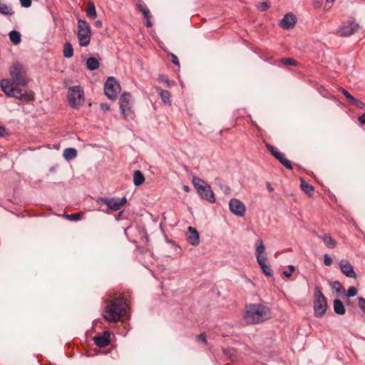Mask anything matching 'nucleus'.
Listing matches in <instances>:
<instances>
[{
  "label": "nucleus",
  "mask_w": 365,
  "mask_h": 365,
  "mask_svg": "<svg viewBox=\"0 0 365 365\" xmlns=\"http://www.w3.org/2000/svg\"><path fill=\"white\" fill-rule=\"evenodd\" d=\"M339 267L341 272L347 277H356V274L354 270L353 266L349 261L346 259H341L339 262Z\"/></svg>",
  "instance_id": "obj_14"
},
{
  "label": "nucleus",
  "mask_w": 365,
  "mask_h": 365,
  "mask_svg": "<svg viewBox=\"0 0 365 365\" xmlns=\"http://www.w3.org/2000/svg\"><path fill=\"white\" fill-rule=\"evenodd\" d=\"M292 272L291 271H287V270H284L282 274L284 276L287 277H289L292 276Z\"/></svg>",
  "instance_id": "obj_49"
},
{
  "label": "nucleus",
  "mask_w": 365,
  "mask_h": 365,
  "mask_svg": "<svg viewBox=\"0 0 365 365\" xmlns=\"http://www.w3.org/2000/svg\"><path fill=\"white\" fill-rule=\"evenodd\" d=\"M335 0H327V3H333Z\"/></svg>",
  "instance_id": "obj_59"
},
{
  "label": "nucleus",
  "mask_w": 365,
  "mask_h": 365,
  "mask_svg": "<svg viewBox=\"0 0 365 365\" xmlns=\"http://www.w3.org/2000/svg\"><path fill=\"white\" fill-rule=\"evenodd\" d=\"M359 121L360 122L361 124L364 125L365 124V113L362 114L359 118Z\"/></svg>",
  "instance_id": "obj_48"
},
{
  "label": "nucleus",
  "mask_w": 365,
  "mask_h": 365,
  "mask_svg": "<svg viewBox=\"0 0 365 365\" xmlns=\"http://www.w3.org/2000/svg\"><path fill=\"white\" fill-rule=\"evenodd\" d=\"M256 257H257V261L260 267H262V264L263 265L265 264V261L267 260L266 257L262 256V255H257Z\"/></svg>",
  "instance_id": "obj_40"
},
{
  "label": "nucleus",
  "mask_w": 365,
  "mask_h": 365,
  "mask_svg": "<svg viewBox=\"0 0 365 365\" xmlns=\"http://www.w3.org/2000/svg\"><path fill=\"white\" fill-rule=\"evenodd\" d=\"M322 239L325 245L329 248H334L336 245V242L329 235H325L322 237L319 236Z\"/></svg>",
  "instance_id": "obj_23"
},
{
  "label": "nucleus",
  "mask_w": 365,
  "mask_h": 365,
  "mask_svg": "<svg viewBox=\"0 0 365 365\" xmlns=\"http://www.w3.org/2000/svg\"><path fill=\"white\" fill-rule=\"evenodd\" d=\"M123 213V211H120V212L118 213V215H116L115 219H116L117 220H119L120 219V217H121V216H122Z\"/></svg>",
  "instance_id": "obj_53"
},
{
  "label": "nucleus",
  "mask_w": 365,
  "mask_h": 365,
  "mask_svg": "<svg viewBox=\"0 0 365 365\" xmlns=\"http://www.w3.org/2000/svg\"><path fill=\"white\" fill-rule=\"evenodd\" d=\"M186 238L187 242L193 246H197L200 243L199 234L196 229L192 227H187Z\"/></svg>",
  "instance_id": "obj_17"
},
{
  "label": "nucleus",
  "mask_w": 365,
  "mask_h": 365,
  "mask_svg": "<svg viewBox=\"0 0 365 365\" xmlns=\"http://www.w3.org/2000/svg\"><path fill=\"white\" fill-rule=\"evenodd\" d=\"M146 20H147L146 21V26L148 27H151L152 26V23H151L150 19H146Z\"/></svg>",
  "instance_id": "obj_54"
},
{
  "label": "nucleus",
  "mask_w": 365,
  "mask_h": 365,
  "mask_svg": "<svg viewBox=\"0 0 365 365\" xmlns=\"http://www.w3.org/2000/svg\"><path fill=\"white\" fill-rule=\"evenodd\" d=\"M354 225H355V227L357 228V225H356V222H354Z\"/></svg>",
  "instance_id": "obj_60"
},
{
  "label": "nucleus",
  "mask_w": 365,
  "mask_h": 365,
  "mask_svg": "<svg viewBox=\"0 0 365 365\" xmlns=\"http://www.w3.org/2000/svg\"><path fill=\"white\" fill-rule=\"evenodd\" d=\"M264 246L263 244V242L261 239H258L256 242V255H262V252L264 251Z\"/></svg>",
  "instance_id": "obj_31"
},
{
  "label": "nucleus",
  "mask_w": 365,
  "mask_h": 365,
  "mask_svg": "<svg viewBox=\"0 0 365 365\" xmlns=\"http://www.w3.org/2000/svg\"><path fill=\"white\" fill-rule=\"evenodd\" d=\"M99 201L108 206V210H119L127 202V199L123 197L122 198L116 197H101Z\"/></svg>",
  "instance_id": "obj_12"
},
{
  "label": "nucleus",
  "mask_w": 365,
  "mask_h": 365,
  "mask_svg": "<svg viewBox=\"0 0 365 365\" xmlns=\"http://www.w3.org/2000/svg\"><path fill=\"white\" fill-rule=\"evenodd\" d=\"M301 187L302 190L309 196L313 195L314 187L311 185H309L304 179H301Z\"/></svg>",
  "instance_id": "obj_24"
},
{
  "label": "nucleus",
  "mask_w": 365,
  "mask_h": 365,
  "mask_svg": "<svg viewBox=\"0 0 365 365\" xmlns=\"http://www.w3.org/2000/svg\"><path fill=\"white\" fill-rule=\"evenodd\" d=\"M197 339L198 341L202 342L203 344L207 343V339L205 334H200L198 336H197Z\"/></svg>",
  "instance_id": "obj_44"
},
{
  "label": "nucleus",
  "mask_w": 365,
  "mask_h": 365,
  "mask_svg": "<svg viewBox=\"0 0 365 365\" xmlns=\"http://www.w3.org/2000/svg\"><path fill=\"white\" fill-rule=\"evenodd\" d=\"M267 149L272 153V154L274 155V153H276V152H278L273 146L270 145H267Z\"/></svg>",
  "instance_id": "obj_47"
},
{
  "label": "nucleus",
  "mask_w": 365,
  "mask_h": 365,
  "mask_svg": "<svg viewBox=\"0 0 365 365\" xmlns=\"http://www.w3.org/2000/svg\"><path fill=\"white\" fill-rule=\"evenodd\" d=\"M101 108L102 110L106 112V111L109 110L110 106H109V105L108 103H103L101 104Z\"/></svg>",
  "instance_id": "obj_46"
},
{
  "label": "nucleus",
  "mask_w": 365,
  "mask_h": 365,
  "mask_svg": "<svg viewBox=\"0 0 365 365\" xmlns=\"http://www.w3.org/2000/svg\"><path fill=\"white\" fill-rule=\"evenodd\" d=\"M65 217L71 221H77L81 219V214L77 212L71 215H65Z\"/></svg>",
  "instance_id": "obj_33"
},
{
  "label": "nucleus",
  "mask_w": 365,
  "mask_h": 365,
  "mask_svg": "<svg viewBox=\"0 0 365 365\" xmlns=\"http://www.w3.org/2000/svg\"><path fill=\"white\" fill-rule=\"evenodd\" d=\"M333 287L336 289V292L339 293L345 291L343 286L341 285V284L339 282H334L333 284Z\"/></svg>",
  "instance_id": "obj_39"
},
{
  "label": "nucleus",
  "mask_w": 365,
  "mask_h": 365,
  "mask_svg": "<svg viewBox=\"0 0 365 365\" xmlns=\"http://www.w3.org/2000/svg\"><path fill=\"white\" fill-rule=\"evenodd\" d=\"M68 101L71 108H79L84 103V92L81 86H76L68 88Z\"/></svg>",
  "instance_id": "obj_5"
},
{
  "label": "nucleus",
  "mask_w": 365,
  "mask_h": 365,
  "mask_svg": "<svg viewBox=\"0 0 365 365\" xmlns=\"http://www.w3.org/2000/svg\"><path fill=\"white\" fill-rule=\"evenodd\" d=\"M357 294V289L354 287H350L348 289L346 296L348 297H354Z\"/></svg>",
  "instance_id": "obj_36"
},
{
  "label": "nucleus",
  "mask_w": 365,
  "mask_h": 365,
  "mask_svg": "<svg viewBox=\"0 0 365 365\" xmlns=\"http://www.w3.org/2000/svg\"><path fill=\"white\" fill-rule=\"evenodd\" d=\"M314 315L317 317H322L324 315L327 309V302L324 295L321 292L319 287L314 288Z\"/></svg>",
  "instance_id": "obj_6"
},
{
  "label": "nucleus",
  "mask_w": 365,
  "mask_h": 365,
  "mask_svg": "<svg viewBox=\"0 0 365 365\" xmlns=\"http://www.w3.org/2000/svg\"><path fill=\"white\" fill-rule=\"evenodd\" d=\"M9 36L10 41L13 43L17 45L21 42V35L19 31L13 30L11 31H10Z\"/></svg>",
  "instance_id": "obj_26"
},
{
  "label": "nucleus",
  "mask_w": 365,
  "mask_h": 365,
  "mask_svg": "<svg viewBox=\"0 0 365 365\" xmlns=\"http://www.w3.org/2000/svg\"><path fill=\"white\" fill-rule=\"evenodd\" d=\"M224 192L226 194V195H228L230 194V189L228 186H225L224 187Z\"/></svg>",
  "instance_id": "obj_51"
},
{
  "label": "nucleus",
  "mask_w": 365,
  "mask_h": 365,
  "mask_svg": "<svg viewBox=\"0 0 365 365\" xmlns=\"http://www.w3.org/2000/svg\"><path fill=\"white\" fill-rule=\"evenodd\" d=\"M192 182L197 192L204 200L210 202H215L214 193L208 184L197 177H193Z\"/></svg>",
  "instance_id": "obj_8"
},
{
  "label": "nucleus",
  "mask_w": 365,
  "mask_h": 365,
  "mask_svg": "<svg viewBox=\"0 0 365 365\" xmlns=\"http://www.w3.org/2000/svg\"><path fill=\"white\" fill-rule=\"evenodd\" d=\"M63 53L64 57L67 58H69L73 56V48L70 43L66 42L63 45Z\"/></svg>",
  "instance_id": "obj_25"
},
{
  "label": "nucleus",
  "mask_w": 365,
  "mask_h": 365,
  "mask_svg": "<svg viewBox=\"0 0 365 365\" xmlns=\"http://www.w3.org/2000/svg\"><path fill=\"white\" fill-rule=\"evenodd\" d=\"M63 156L66 160H73L77 156V150L73 148H66L63 150Z\"/></svg>",
  "instance_id": "obj_21"
},
{
  "label": "nucleus",
  "mask_w": 365,
  "mask_h": 365,
  "mask_svg": "<svg viewBox=\"0 0 365 365\" xmlns=\"http://www.w3.org/2000/svg\"><path fill=\"white\" fill-rule=\"evenodd\" d=\"M297 23L296 16L292 13L286 14L279 22V26L284 29L289 30Z\"/></svg>",
  "instance_id": "obj_15"
},
{
  "label": "nucleus",
  "mask_w": 365,
  "mask_h": 365,
  "mask_svg": "<svg viewBox=\"0 0 365 365\" xmlns=\"http://www.w3.org/2000/svg\"><path fill=\"white\" fill-rule=\"evenodd\" d=\"M160 98L162 99V101H163V103H165V104H168L169 106L171 104L170 94L168 91L160 90Z\"/></svg>",
  "instance_id": "obj_28"
},
{
  "label": "nucleus",
  "mask_w": 365,
  "mask_h": 365,
  "mask_svg": "<svg viewBox=\"0 0 365 365\" xmlns=\"http://www.w3.org/2000/svg\"><path fill=\"white\" fill-rule=\"evenodd\" d=\"M359 27V24L355 22L354 19H349L339 26L336 33L340 36H349L354 34Z\"/></svg>",
  "instance_id": "obj_11"
},
{
  "label": "nucleus",
  "mask_w": 365,
  "mask_h": 365,
  "mask_svg": "<svg viewBox=\"0 0 365 365\" xmlns=\"http://www.w3.org/2000/svg\"><path fill=\"white\" fill-rule=\"evenodd\" d=\"M271 317L269 309L261 304H250L246 307L245 321L250 324H259Z\"/></svg>",
  "instance_id": "obj_1"
},
{
  "label": "nucleus",
  "mask_w": 365,
  "mask_h": 365,
  "mask_svg": "<svg viewBox=\"0 0 365 365\" xmlns=\"http://www.w3.org/2000/svg\"><path fill=\"white\" fill-rule=\"evenodd\" d=\"M264 272V274L267 277L272 276V270L270 267V265L267 264L266 263L264 264H262V267H260Z\"/></svg>",
  "instance_id": "obj_32"
},
{
  "label": "nucleus",
  "mask_w": 365,
  "mask_h": 365,
  "mask_svg": "<svg viewBox=\"0 0 365 365\" xmlns=\"http://www.w3.org/2000/svg\"><path fill=\"white\" fill-rule=\"evenodd\" d=\"M102 21L101 20H97L96 22H95V25L97 27H101L102 26Z\"/></svg>",
  "instance_id": "obj_52"
},
{
  "label": "nucleus",
  "mask_w": 365,
  "mask_h": 365,
  "mask_svg": "<svg viewBox=\"0 0 365 365\" xmlns=\"http://www.w3.org/2000/svg\"><path fill=\"white\" fill-rule=\"evenodd\" d=\"M91 36V29L90 25L84 20H78V33L77 37L79 45L83 47L88 46L90 44Z\"/></svg>",
  "instance_id": "obj_7"
},
{
  "label": "nucleus",
  "mask_w": 365,
  "mask_h": 365,
  "mask_svg": "<svg viewBox=\"0 0 365 365\" xmlns=\"http://www.w3.org/2000/svg\"><path fill=\"white\" fill-rule=\"evenodd\" d=\"M145 181V177L141 171L135 170L133 173V183L136 186L142 185Z\"/></svg>",
  "instance_id": "obj_22"
},
{
  "label": "nucleus",
  "mask_w": 365,
  "mask_h": 365,
  "mask_svg": "<svg viewBox=\"0 0 365 365\" xmlns=\"http://www.w3.org/2000/svg\"><path fill=\"white\" fill-rule=\"evenodd\" d=\"M282 63L284 65H292V66L297 65V61L294 58H287L282 59Z\"/></svg>",
  "instance_id": "obj_37"
},
{
  "label": "nucleus",
  "mask_w": 365,
  "mask_h": 365,
  "mask_svg": "<svg viewBox=\"0 0 365 365\" xmlns=\"http://www.w3.org/2000/svg\"><path fill=\"white\" fill-rule=\"evenodd\" d=\"M21 6L24 8H29L31 6L32 0H19Z\"/></svg>",
  "instance_id": "obj_42"
},
{
  "label": "nucleus",
  "mask_w": 365,
  "mask_h": 365,
  "mask_svg": "<svg viewBox=\"0 0 365 365\" xmlns=\"http://www.w3.org/2000/svg\"><path fill=\"white\" fill-rule=\"evenodd\" d=\"M125 302L121 297L113 299L106 307L103 317L110 322H118L125 314Z\"/></svg>",
  "instance_id": "obj_2"
},
{
  "label": "nucleus",
  "mask_w": 365,
  "mask_h": 365,
  "mask_svg": "<svg viewBox=\"0 0 365 365\" xmlns=\"http://www.w3.org/2000/svg\"><path fill=\"white\" fill-rule=\"evenodd\" d=\"M5 133H6L5 128L2 126H0V137L4 136Z\"/></svg>",
  "instance_id": "obj_50"
},
{
  "label": "nucleus",
  "mask_w": 365,
  "mask_h": 365,
  "mask_svg": "<svg viewBox=\"0 0 365 365\" xmlns=\"http://www.w3.org/2000/svg\"><path fill=\"white\" fill-rule=\"evenodd\" d=\"M120 113L127 120H133L135 113L133 110V100L130 93H123L119 100Z\"/></svg>",
  "instance_id": "obj_4"
},
{
  "label": "nucleus",
  "mask_w": 365,
  "mask_h": 365,
  "mask_svg": "<svg viewBox=\"0 0 365 365\" xmlns=\"http://www.w3.org/2000/svg\"><path fill=\"white\" fill-rule=\"evenodd\" d=\"M87 16L91 19H94L96 16V7L93 3H90L89 6L86 9Z\"/></svg>",
  "instance_id": "obj_29"
},
{
  "label": "nucleus",
  "mask_w": 365,
  "mask_h": 365,
  "mask_svg": "<svg viewBox=\"0 0 365 365\" xmlns=\"http://www.w3.org/2000/svg\"><path fill=\"white\" fill-rule=\"evenodd\" d=\"M120 91V86L114 77H108L104 85V93L110 99L114 100L117 98Z\"/></svg>",
  "instance_id": "obj_10"
},
{
  "label": "nucleus",
  "mask_w": 365,
  "mask_h": 365,
  "mask_svg": "<svg viewBox=\"0 0 365 365\" xmlns=\"http://www.w3.org/2000/svg\"><path fill=\"white\" fill-rule=\"evenodd\" d=\"M351 104L361 109L365 108V103L356 98H355Z\"/></svg>",
  "instance_id": "obj_38"
},
{
  "label": "nucleus",
  "mask_w": 365,
  "mask_h": 365,
  "mask_svg": "<svg viewBox=\"0 0 365 365\" xmlns=\"http://www.w3.org/2000/svg\"><path fill=\"white\" fill-rule=\"evenodd\" d=\"M267 189L269 192H272L274 190L273 187L271 186L269 183H267Z\"/></svg>",
  "instance_id": "obj_55"
},
{
  "label": "nucleus",
  "mask_w": 365,
  "mask_h": 365,
  "mask_svg": "<svg viewBox=\"0 0 365 365\" xmlns=\"http://www.w3.org/2000/svg\"><path fill=\"white\" fill-rule=\"evenodd\" d=\"M183 190L185 191V192H188L190 190V188L187 185H183Z\"/></svg>",
  "instance_id": "obj_57"
},
{
  "label": "nucleus",
  "mask_w": 365,
  "mask_h": 365,
  "mask_svg": "<svg viewBox=\"0 0 365 365\" xmlns=\"http://www.w3.org/2000/svg\"><path fill=\"white\" fill-rule=\"evenodd\" d=\"M359 306L361 310L365 314V299L362 297L359 298Z\"/></svg>",
  "instance_id": "obj_41"
},
{
  "label": "nucleus",
  "mask_w": 365,
  "mask_h": 365,
  "mask_svg": "<svg viewBox=\"0 0 365 365\" xmlns=\"http://www.w3.org/2000/svg\"><path fill=\"white\" fill-rule=\"evenodd\" d=\"M324 263L326 266H330L332 263V259L327 255H324Z\"/></svg>",
  "instance_id": "obj_43"
},
{
  "label": "nucleus",
  "mask_w": 365,
  "mask_h": 365,
  "mask_svg": "<svg viewBox=\"0 0 365 365\" xmlns=\"http://www.w3.org/2000/svg\"><path fill=\"white\" fill-rule=\"evenodd\" d=\"M0 13L6 16H11L14 14V11L10 6L6 4H2L0 1Z\"/></svg>",
  "instance_id": "obj_27"
},
{
  "label": "nucleus",
  "mask_w": 365,
  "mask_h": 365,
  "mask_svg": "<svg viewBox=\"0 0 365 365\" xmlns=\"http://www.w3.org/2000/svg\"><path fill=\"white\" fill-rule=\"evenodd\" d=\"M170 56L172 57V62L175 64V65H177V66H180V62H179V60L177 57V56H175V54L173 53H170Z\"/></svg>",
  "instance_id": "obj_45"
},
{
  "label": "nucleus",
  "mask_w": 365,
  "mask_h": 365,
  "mask_svg": "<svg viewBox=\"0 0 365 365\" xmlns=\"http://www.w3.org/2000/svg\"><path fill=\"white\" fill-rule=\"evenodd\" d=\"M230 210L234 215L242 217L245 214L246 208L245 205L238 199L232 198L229 203Z\"/></svg>",
  "instance_id": "obj_13"
},
{
  "label": "nucleus",
  "mask_w": 365,
  "mask_h": 365,
  "mask_svg": "<svg viewBox=\"0 0 365 365\" xmlns=\"http://www.w3.org/2000/svg\"><path fill=\"white\" fill-rule=\"evenodd\" d=\"M257 8L260 11H264L269 8V4L267 2H259L257 4Z\"/></svg>",
  "instance_id": "obj_34"
},
{
  "label": "nucleus",
  "mask_w": 365,
  "mask_h": 365,
  "mask_svg": "<svg viewBox=\"0 0 365 365\" xmlns=\"http://www.w3.org/2000/svg\"><path fill=\"white\" fill-rule=\"evenodd\" d=\"M343 94L346 96V98L351 103H353V101L355 100L356 98H354L350 93H349L344 88H341Z\"/></svg>",
  "instance_id": "obj_35"
},
{
  "label": "nucleus",
  "mask_w": 365,
  "mask_h": 365,
  "mask_svg": "<svg viewBox=\"0 0 365 365\" xmlns=\"http://www.w3.org/2000/svg\"><path fill=\"white\" fill-rule=\"evenodd\" d=\"M99 61L98 60L93 57H89L86 61V67L90 71H94L99 68Z\"/></svg>",
  "instance_id": "obj_19"
},
{
  "label": "nucleus",
  "mask_w": 365,
  "mask_h": 365,
  "mask_svg": "<svg viewBox=\"0 0 365 365\" xmlns=\"http://www.w3.org/2000/svg\"><path fill=\"white\" fill-rule=\"evenodd\" d=\"M138 9L143 13L145 19H150V13L148 8L145 4H138Z\"/></svg>",
  "instance_id": "obj_30"
},
{
  "label": "nucleus",
  "mask_w": 365,
  "mask_h": 365,
  "mask_svg": "<svg viewBox=\"0 0 365 365\" xmlns=\"http://www.w3.org/2000/svg\"><path fill=\"white\" fill-rule=\"evenodd\" d=\"M288 269L292 272L295 269V267L294 265H289Z\"/></svg>",
  "instance_id": "obj_56"
},
{
  "label": "nucleus",
  "mask_w": 365,
  "mask_h": 365,
  "mask_svg": "<svg viewBox=\"0 0 365 365\" xmlns=\"http://www.w3.org/2000/svg\"><path fill=\"white\" fill-rule=\"evenodd\" d=\"M94 343L101 348L107 346L110 343V332L105 331L103 335H98L93 337Z\"/></svg>",
  "instance_id": "obj_16"
},
{
  "label": "nucleus",
  "mask_w": 365,
  "mask_h": 365,
  "mask_svg": "<svg viewBox=\"0 0 365 365\" xmlns=\"http://www.w3.org/2000/svg\"><path fill=\"white\" fill-rule=\"evenodd\" d=\"M274 156L287 168L292 170V165L291 162L287 160L284 154H282L280 152H276V153H274Z\"/></svg>",
  "instance_id": "obj_18"
},
{
  "label": "nucleus",
  "mask_w": 365,
  "mask_h": 365,
  "mask_svg": "<svg viewBox=\"0 0 365 365\" xmlns=\"http://www.w3.org/2000/svg\"><path fill=\"white\" fill-rule=\"evenodd\" d=\"M23 66L21 63H14L10 68V75L11 81L16 86H26L28 83V80L23 76Z\"/></svg>",
  "instance_id": "obj_9"
},
{
  "label": "nucleus",
  "mask_w": 365,
  "mask_h": 365,
  "mask_svg": "<svg viewBox=\"0 0 365 365\" xmlns=\"http://www.w3.org/2000/svg\"><path fill=\"white\" fill-rule=\"evenodd\" d=\"M334 312L339 315H343L346 312V309L342 302L340 299L334 300Z\"/></svg>",
  "instance_id": "obj_20"
},
{
  "label": "nucleus",
  "mask_w": 365,
  "mask_h": 365,
  "mask_svg": "<svg viewBox=\"0 0 365 365\" xmlns=\"http://www.w3.org/2000/svg\"><path fill=\"white\" fill-rule=\"evenodd\" d=\"M2 91L8 96L19 98L20 100L29 102L33 100V95L23 93L20 88H17L15 83L11 80L3 79L0 82Z\"/></svg>",
  "instance_id": "obj_3"
},
{
  "label": "nucleus",
  "mask_w": 365,
  "mask_h": 365,
  "mask_svg": "<svg viewBox=\"0 0 365 365\" xmlns=\"http://www.w3.org/2000/svg\"><path fill=\"white\" fill-rule=\"evenodd\" d=\"M314 6L315 7H319L320 6V3L319 2L315 3L314 4Z\"/></svg>",
  "instance_id": "obj_58"
}]
</instances>
